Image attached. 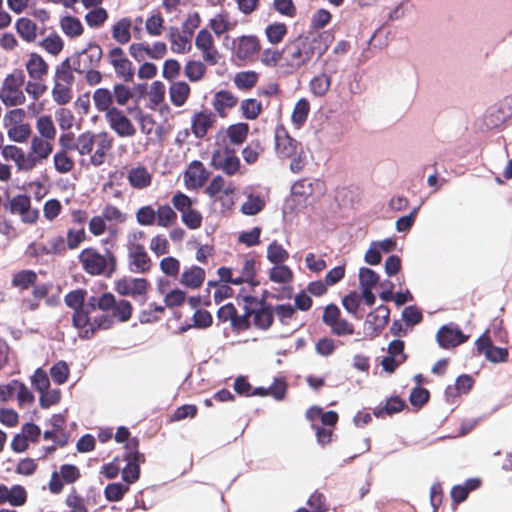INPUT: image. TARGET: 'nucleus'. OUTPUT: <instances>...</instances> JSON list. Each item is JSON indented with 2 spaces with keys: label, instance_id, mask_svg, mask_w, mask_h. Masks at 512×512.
<instances>
[{
  "label": "nucleus",
  "instance_id": "nucleus-20",
  "mask_svg": "<svg viewBox=\"0 0 512 512\" xmlns=\"http://www.w3.org/2000/svg\"><path fill=\"white\" fill-rule=\"evenodd\" d=\"M216 116L208 110L195 113L191 119V130L196 138L202 139L213 128Z\"/></svg>",
  "mask_w": 512,
  "mask_h": 512
},
{
  "label": "nucleus",
  "instance_id": "nucleus-57",
  "mask_svg": "<svg viewBox=\"0 0 512 512\" xmlns=\"http://www.w3.org/2000/svg\"><path fill=\"white\" fill-rule=\"evenodd\" d=\"M129 484L111 483L105 487L104 494L108 501H120L129 490Z\"/></svg>",
  "mask_w": 512,
  "mask_h": 512
},
{
  "label": "nucleus",
  "instance_id": "nucleus-10",
  "mask_svg": "<svg viewBox=\"0 0 512 512\" xmlns=\"http://www.w3.org/2000/svg\"><path fill=\"white\" fill-rule=\"evenodd\" d=\"M211 164L215 169L222 170L225 174L235 175L240 169V160L234 150L228 147L218 148L212 154Z\"/></svg>",
  "mask_w": 512,
  "mask_h": 512
},
{
  "label": "nucleus",
  "instance_id": "nucleus-22",
  "mask_svg": "<svg viewBox=\"0 0 512 512\" xmlns=\"http://www.w3.org/2000/svg\"><path fill=\"white\" fill-rule=\"evenodd\" d=\"M477 349L480 353L484 354L486 359L493 363L505 362L508 357V350L493 346L489 337L486 335L481 336L476 341Z\"/></svg>",
  "mask_w": 512,
  "mask_h": 512
},
{
  "label": "nucleus",
  "instance_id": "nucleus-43",
  "mask_svg": "<svg viewBox=\"0 0 512 512\" xmlns=\"http://www.w3.org/2000/svg\"><path fill=\"white\" fill-rule=\"evenodd\" d=\"M265 206V201L262 197L254 194H248L246 200L241 205V212L244 215L254 216L260 213Z\"/></svg>",
  "mask_w": 512,
  "mask_h": 512
},
{
  "label": "nucleus",
  "instance_id": "nucleus-27",
  "mask_svg": "<svg viewBox=\"0 0 512 512\" xmlns=\"http://www.w3.org/2000/svg\"><path fill=\"white\" fill-rule=\"evenodd\" d=\"M191 93L190 86L185 81L173 82L169 87L171 103L176 107H182Z\"/></svg>",
  "mask_w": 512,
  "mask_h": 512
},
{
  "label": "nucleus",
  "instance_id": "nucleus-16",
  "mask_svg": "<svg viewBox=\"0 0 512 512\" xmlns=\"http://www.w3.org/2000/svg\"><path fill=\"white\" fill-rule=\"evenodd\" d=\"M195 46L202 52L204 61L211 65L218 62L219 54L214 44L212 34L207 29H201L195 38Z\"/></svg>",
  "mask_w": 512,
  "mask_h": 512
},
{
  "label": "nucleus",
  "instance_id": "nucleus-2",
  "mask_svg": "<svg viewBox=\"0 0 512 512\" xmlns=\"http://www.w3.org/2000/svg\"><path fill=\"white\" fill-rule=\"evenodd\" d=\"M79 261L90 275L110 276L116 267L115 257L111 253L101 254L93 248L84 249L79 254Z\"/></svg>",
  "mask_w": 512,
  "mask_h": 512
},
{
  "label": "nucleus",
  "instance_id": "nucleus-3",
  "mask_svg": "<svg viewBox=\"0 0 512 512\" xmlns=\"http://www.w3.org/2000/svg\"><path fill=\"white\" fill-rule=\"evenodd\" d=\"M88 310L81 309L73 314L74 326L79 330V335L83 338L92 337L98 329H109L112 327L113 317L106 313L93 317L88 316Z\"/></svg>",
  "mask_w": 512,
  "mask_h": 512
},
{
  "label": "nucleus",
  "instance_id": "nucleus-49",
  "mask_svg": "<svg viewBox=\"0 0 512 512\" xmlns=\"http://www.w3.org/2000/svg\"><path fill=\"white\" fill-rule=\"evenodd\" d=\"M248 130L249 127L247 124L237 123L228 127L226 135L232 144L240 145L246 140Z\"/></svg>",
  "mask_w": 512,
  "mask_h": 512
},
{
  "label": "nucleus",
  "instance_id": "nucleus-9",
  "mask_svg": "<svg viewBox=\"0 0 512 512\" xmlns=\"http://www.w3.org/2000/svg\"><path fill=\"white\" fill-rule=\"evenodd\" d=\"M11 214H17L25 224H34L39 218V211L32 209L31 200L25 194H19L11 198L7 204Z\"/></svg>",
  "mask_w": 512,
  "mask_h": 512
},
{
  "label": "nucleus",
  "instance_id": "nucleus-52",
  "mask_svg": "<svg viewBox=\"0 0 512 512\" xmlns=\"http://www.w3.org/2000/svg\"><path fill=\"white\" fill-rule=\"evenodd\" d=\"M41 47L49 54L56 56L63 50L64 42L58 34L51 33L42 40Z\"/></svg>",
  "mask_w": 512,
  "mask_h": 512
},
{
  "label": "nucleus",
  "instance_id": "nucleus-1",
  "mask_svg": "<svg viewBox=\"0 0 512 512\" xmlns=\"http://www.w3.org/2000/svg\"><path fill=\"white\" fill-rule=\"evenodd\" d=\"M76 151L81 156L90 155V163L99 167L105 162L107 153L113 146V138L107 132H84L76 138Z\"/></svg>",
  "mask_w": 512,
  "mask_h": 512
},
{
  "label": "nucleus",
  "instance_id": "nucleus-48",
  "mask_svg": "<svg viewBox=\"0 0 512 512\" xmlns=\"http://www.w3.org/2000/svg\"><path fill=\"white\" fill-rule=\"evenodd\" d=\"M8 138L16 143H25L31 137L32 129L29 123H24L6 130Z\"/></svg>",
  "mask_w": 512,
  "mask_h": 512
},
{
  "label": "nucleus",
  "instance_id": "nucleus-36",
  "mask_svg": "<svg viewBox=\"0 0 512 512\" xmlns=\"http://www.w3.org/2000/svg\"><path fill=\"white\" fill-rule=\"evenodd\" d=\"M254 325L262 330H267L273 323V308L271 306H262L260 309L252 310Z\"/></svg>",
  "mask_w": 512,
  "mask_h": 512
},
{
  "label": "nucleus",
  "instance_id": "nucleus-24",
  "mask_svg": "<svg viewBox=\"0 0 512 512\" xmlns=\"http://www.w3.org/2000/svg\"><path fill=\"white\" fill-rule=\"evenodd\" d=\"M1 155L5 160H11L15 163L18 171H31L27 153L16 145H6L1 149Z\"/></svg>",
  "mask_w": 512,
  "mask_h": 512
},
{
  "label": "nucleus",
  "instance_id": "nucleus-14",
  "mask_svg": "<svg viewBox=\"0 0 512 512\" xmlns=\"http://www.w3.org/2000/svg\"><path fill=\"white\" fill-rule=\"evenodd\" d=\"M149 283L144 278L124 277L115 283V291L122 296L138 297L147 293Z\"/></svg>",
  "mask_w": 512,
  "mask_h": 512
},
{
  "label": "nucleus",
  "instance_id": "nucleus-53",
  "mask_svg": "<svg viewBox=\"0 0 512 512\" xmlns=\"http://www.w3.org/2000/svg\"><path fill=\"white\" fill-rule=\"evenodd\" d=\"M52 97L53 100L59 105H65L69 103L72 99L71 85L54 82V87L52 89Z\"/></svg>",
  "mask_w": 512,
  "mask_h": 512
},
{
  "label": "nucleus",
  "instance_id": "nucleus-38",
  "mask_svg": "<svg viewBox=\"0 0 512 512\" xmlns=\"http://www.w3.org/2000/svg\"><path fill=\"white\" fill-rule=\"evenodd\" d=\"M235 25L236 23L230 20L229 14L227 12L216 14L209 23L210 28L218 36L232 30Z\"/></svg>",
  "mask_w": 512,
  "mask_h": 512
},
{
  "label": "nucleus",
  "instance_id": "nucleus-18",
  "mask_svg": "<svg viewBox=\"0 0 512 512\" xmlns=\"http://www.w3.org/2000/svg\"><path fill=\"white\" fill-rule=\"evenodd\" d=\"M300 144L291 138L284 128H278L275 131V149L280 158L294 157Z\"/></svg>",
  "mask_w": 512,
  "mask_h": 512
},
{
  "label": "nucleus",
  "instance_id": "nucleus-17",
  "mask_svg": "<svg viewBox=\"0 0 512 512\" xmlns=\"http://www.w3.org/2000/svg\"><path fill=\"white\" fill-rule=\"evenodd\" d=\"M512 117V93L495 106L491 107L487 115V124L492 127L500 126Z\"/></svg>",
  "mask_w": 512,
  "mask_h": 512
},
{
  "label": "nucleus",
  "instance_id": "nucleus-46",
  "mask_svg": "<svg viewBox=\"0 0 512 512\" xmlns=\"http://www.w3.org/2000/svg\"><path fill=\"white\" fill-rule=\"evenodd\" d=\"M223 192L225 195L232 194L234 187L231 183H226L223 177H214L206 188V193L210 197H215L219 193Z\"/></svg>",
  "mask_w": 512,
  "mask_h": 512
},
{
  "label": "nucleus",
  "instance_id": "nucleus-25",
  "mask_svg": "<svg viewBox=\"0 0 512 512\" xmlns=\"http://www.w3.org/2000/svg\"><path fill=\"white\" fill-rule=\"evenodd\" d=\"M65 418H55V423L51 430H46L43 434L44 439L52 440L58 447H65L70 440V433L62 426Z\"/></svg>",
  "mask_w": 512,
  "mask_h": 512
},
{
  "label": "nucleus",
  "instance_id": "nucleus-63",
  "mask_svg": "<svg viewBox=\"0 0 512 512\" xmlns=\"http://www.w3.org/2000/svg\"><path fill=\"white\" fill-rule=\"evenodd\" d=\"M258 74L254 71L239 72L234 77V83L239 89H250L257 83Z\"/></svg>",
  "mask_w": 512,
  "mask_h": 512
},
{
  "label": "nucleus",
  "instance_id": "nucleus-21",
  "mask_svg": "<svg viewBox=\"0 0 512 512\" xmlns=\"http://www.w3.org/2000/svg\"><path fill=\"white\" fill-rule=\"evenodd\" d=\"M209 177V173L200 161H193L187 167L184 174V182L187 188H200Z\"/></svg>",
  "mask_w": 512,
  "mask_h": 512
},
{
  "label": "nucleus",
  "instance_id": "nucleus-59",
  "mask_svg": "<svg viewBox=\"0 0 512 512\" xmlns=\"http://www.w3.org/2000/svg\"><path fill=\"white\" fill-rule=\"evenodd\" d=\"M145 29L150 36H160L164 30V18L160 13L152 14L145 22Z\"/></svg>",
  "mask_w": 512,
  "mask_h": 512
},
{
  "label": "nucleus",
  "instance_id": "nucleus-35",
  "mask_svg": "<svg viewBox=\"0 0 512 512\" xmlns=\"http://www.w3.org/2000/svg\"><path fill=\"white\" fill-rule=\"evenodd\" d=\"M260 49L259 42L254 36H242L239 39L236 54L240 59H246Z\"/></svg>",
  "mask_w": 512,
  "mask_h": 512
},
{
  "label": "nucleus",
  "instance_id": "nucleus-39",
  "mask_svg": "<svg viewBox=\"0 0 512 512\" xmlns=\"http://www.w3.org/2000/svg\"><path fill=\"white\" fill-rule=\"evenodd\" d=\"M60 28L63 33L70 37L76 38L83 34L84 27L81 21L73 16H65L60 20Z\"/></svg>",
  "mask_w": 512,
  "mask_h": 512
},
{
  "label": "nucleus",
  "instance_id": "nucleus-60",
  "mask_svg": "<svg viewBox=\"0 0 512 512\" xmlns=\"http://www.w3.org/2000/svg\"><path fill=\"white\" fill-rule=\"evenodd\" d=\"M26 112L21 108L8 111L3 117V126L7 130L11 127L21 125L25 122Z\"/></svg>",
  "mask_w": 512,
  "mask_h": 512
},
{
  "label": "nucleus",
  "instance_id": "nucleus-51",
  "mask_svg": "<svg viewBox=\"0 0 512 512\" xmlns=\"http://www.w3.org/2000/svg\"><path fill=\"white\" fill-rule=\"evenodd\" d=\"M53 165L57 172L66 174L73 170L74 161L67 152L58 151L53 156Z\"/></svg>",
  "mask_w": 512,
  "mask_h": 512
},
{
  "label": "nucleus",
  "instance_id": "nucleus-29",
  "mask_svg": "<svg viewBox=\"0 0 512 512\" xmlns=\"http://www.w3.org/2000/svg\"><path fill=\"white\" fill-rule=\"evenodd\" d=\"M84 300L85 292L80 289L72 291L65 296L66 305L74 309V313L81 309L88 310V312H90V310H94V302L92 303L91 301H95V297H91L87 304H84Z\"/></svg>",
  "mask_w": 512,
  "mask_h": 512
},
{
  "label": "nucleus",
  "instance_id": "nucleus-7",
  "mask_svg": "<svg viewBox=\"0 0 512 512\" xmlns=\"http://www.w3.org/2000/svg\"><path fill=\"white\" fill-rule=\"evenodd\" d=\"M108 127L120 138H132L137 129L124 111L114 108L104 115Z\"/></svg>",
  "mask_w": 512,
  "mask_h": 512
},
{
  "label": "nucleus",
  "instance_id": "nucleus-42",
  "mask_svg": "<svg viewBox=\"0 0 512 512\" xmlns=\"http://www.w3.org/2000/svg\"><path fill=\"white\" fill-rule=\"evenodd\" d=\"M389 314L388 307L380 305L367 315L366 322L372 325L375 330L381 329L387 324Z\"/></svg>",
  "mask_w": 512,
  "mask_h": 512
},
{
  "label": "nucleus",
  "instance_id": "nucleus-31",
  "mask_svg": "<svg viewBox=\"0 0 512 512\" xmlns=\"http://www.w3.org/2000/svg\"><path fill=\"white\" fill-rule=\"evenodd\" d=\"M321 425L313 424L316 430L317 440L321 445H325L331 442L333 435V428L339 418H320Z\"/></svg>",
  "mask_w": 512,
  "mask_h": 512
},
{
  "label": "nucleus",
  "instance_id": "nucleus-37",
  "mask_svg": "<svg viewBox=\"0 0 512 512\" xmlns=\"http://www.w3.org/2000/svg\"><path fill=\"white\" fill-rule=\"evenodd\" d=\"M15 28L21 38L27 42L35 41L37 37V25L29 18H19L16 21Z\"/></svg>",
  "mask_w": 512,
  "mask_h": 512
},
{
  "label": "nucleus",
  "instance_id": "nucleus-19",
  "mask_svg": "<svg viewBox=\"0 0 512 512\" xmlns=\"http://www.w3.org/2000/svg\"><path fill=\"white\" fill-rule=\"evenodd\" d=\"M28 499L26 489L19 484L8 487L5 484H0V505L9 503L11 506H23Z\"/></svg>",
  "mask_w": 512,
  "mask_h": 512
},
{
  "label": "nucleus",
  "instance_id": "nucleus-62",
  "mask_svg": "<svg viewBox=\"0 0 512 512\" xmlns=\"http://www.w3.org/2000/svg\"><path fill=\"white\" fill-rule=\"evenodd\" d=\"M191 38L190 35L182 31V33L170 42L172 52L178 54L188 53L192 48Z\"/></svg>",
  "mask_w": 512,
  "mask_h": 512
},
{
  "label": "nucleus",
  "instance_id": "nucleus-11",
  "mask_svg": "<svg viewBox=\"0 0 512 512\" xmlns=\"http://www.w3.org/2000/svg\"><path fill=\"white\" fill-rule=\"evenodd\" d=\"M128 261L130 271L133 273H147L152 266V261L142 244L129 241Z\"/></svg>",
  "mask_w": 512,
  "mask_h": 512
},
{
  "label": "nucleus",
  "instance_id": "nucleus-64",
  "mask_svg": "<svg viewBox=\"0 0 512 512\" xmlns=\"http://www.w3.org/2000/svg\"><path fill=\"white\" fill-rule=\"evenodd\" d=\"M288 256V252L276 241L272 242L267 248V258L274 264H282Z\"/></svg>",
  "mask_w": 512,
  "mask_h": 512
},
{
  "label": "nucleus",
  "instance_id": "nucleus-41",
  "mask_svg": "<svg viewBox=\"0 0 512 512\" xmlns=\"http://www.w3.org/2000/svg\"><path fill=\"white\" fill-rule=\"evenodd\" d=\"M177 221V213L169 205H160L156 209V225L168 228Z\"/></svg>",
  "mask_w": 512,
  "mask_h": 512
},
{
  "label": "nucleus",
  "instance_id": "nucleus-58",
  "mask_svg": "<svg viewBox=\"0 0 512 512\" xmlns=\"http://www.w3.org/2000/svg\"><path fill=\"white\" fill-rule=\"evenodd\" d=\"M293 277L291 269L283 264H276L270 269L269 278L275 283H287Z\"/></svg>",
  "mask_w": 512,
  "mask_h": 512
},
{
  "label": "nucleus",
  "instance_id": "nucleus-32",
  "mask_svg": "<svg viewBox=\"0 0 512 512\" xmlns=\"http://www.w3.org/2000/svg\"><path fill=\"white\" fill-rule=\"evenodd\" d=\"M92 99L97 110L105 112V114L115 108L113 106V94L107 88L96 89L93 93Z\"/></svg>",
  "mask_w": 512,
  "mask_h": 512
},
{
  "label": "nucleus",
  "instance_id": "nucleus-13",
  "mask_svg": "<svg viewBox=\"0 0 512 512\" xmlns=\"http://www.w3.org/2000/svg\"><path fill=\"white\" fill-rule=\"evenodd\" d=\"M53 152L52 140L33 136L31 138L29 152L27 153L30 169L47 160Z\"/></svg>",
  "mask_w": 512,
  "mask_h": 512
},
{
  "label": "nucleus",
  "instance_id": "nucleus-5",
  "mask_svg": "<svg viewBox=\"0 0 512 512\" xmlns=\"http://www.w3.org/2000/svg\"><path fill=\"white\" fill-rule=\"evenodd\" d=\"M123 460L125 467L121 468L122 478L127 484H132L139 479L140 464L145 462L144 454L139 452V440L134 437L125 444Z\"/></svg>",
  "mask_w": 512,
  "mask_h": 512
},
{
  "label": "nucleus",
  "instance_id": "nucleus-40",
  "mask_svg": "<svg viewBox=\"0 0 512 512\" xmlns=\"http://www.w3.org/2000/svg\"><path fill=\"white\" fill-rule=\"evenodd\" d=\"M37 137H43L49 140H54L57 134L56 127L51 116H40L36 121Z\"/></svg>",
  "mask_w": 512,
  "mask_h": 512
},
{
  "label": "nucleus",
  "instance_id": "nucleus-28",
  "mask_svg": "<svg viewBox=\"0 0 512 512\" xmlns=\"http://www.w3.org/2000/svg\"><path fill=\"white\" fill-rule=\"evenodd\" d=\"M127 179L132 187L144 189L151 184L152 175L144 166H136L129 170Z\"/></svg>",
  "mask_w": 512,
  "mask_h": 512
},
{
  "label": "nucleus",
  "instance_id": "nucleus-54",
  "mask_svg": "<svg viewBox=\"0 0 512 512\" xmlns=\"http://www.w3.org/2000/svg\"><path fill=\"white\" fill-rule=\"evenodd\" d=\"M136 221L141 226L156 225V209L151 205L140 207L135 214Z\"/></svg>",
  "mask_w": 512,
  "mask_h": 512
},
{
  "label": "nucleus",
  "instance_id": "nucleus-45",
  "mask_svg": "<svg viewBox=\"0 0 512 512\" xmlns=\"http://www.w3.org/2000/svg\"><path fill=\"white\" fill-rule=\"evenodd\" d=\"M255 273V261L252 258H245L242 263L241 269H237L234 284L239 285L244 282H251L255 276Z\"/></svg>",
  "mask_w": 512,
  "mask_h": 512
},
{
  "label": "nucleus",
  "instance_id": "nucleus-15",
  "mask_svg": "<svg viewBox=\"0 0 512 512\" xmlns=\"http://www.w3.org/2000/svg\"><path fill=\"white\" fill-rule=\"evenodd\" d=\"M102 48L96 43H89L88 46L78 55L74 70L84 73L86 69L98 66L102 59Z\"/></svg>",
  "mask_w": 512,
  "mask_h": 512
},
{
  "label": "nucleus",
  "instance_id": "nucleus-12",
  "mask_svg": "<svg viewBox=\"0 0 512 512\" xmlns=\"http://www.w3.org/2000/svg\"><path fill=\"white\" fill-rule=\"evenodd\" d=\"M107 58L119 78L126 82L132 81L134 76L133 64L120 47L111 49Z\"/></svg>",
  "mask_w": 512,
  "mask_h": 512
},
{
  "label": "nucleus",
  "instance_id": "nucleus-33",
  "mask_svg": "<svg viewBox=\"0 0 512 512\" xmlns=\"http://www.w3.org/2000/svg\"><path fill=\"white\" fill-rule=\"evenodd\" d=\"M131 24L129 18H121L112 26V37L117 43L123 45L131 40Z\"/></svg>",
  "mask_w": 512,
  "mask_h": 512
},
{
  "label": "nucleus",
  "instance_id": "nucleus-26",
  "mask_svg": "<svg viewBox=\"0 0 512 512\" xmlns=\"http://www.w3.org/2000/svg\"><path fill=\"white\" fill-rule=\"evenodd\" d=\"M237 104V98L230 91L221 90L215 93L212 106L222 117L226 115V110L233 108Z\"/></svg>",
  "mask_w": 512,
  "mask_h": 512
},
{
  "label": "nucleus",
  "instance_id": "nucleus-56",
  "mask_svg": "<svg viewBox=\"0 0 512 512\" xmlns=\"http://www.w3.org/2000/svg\"><path fill=\"white\" fill-rule=\"evenodd\" d=\"M73 81H74V75L71 71V66H70L69 60L66 59L60 65H58L56 67L54 82L60 83V84L65 83L66 85L72 86Z\"/></svg>",
  "mask_w": 512,
  "mask_h": 512
},
{
  "label": "nucleus",
  "instance_id": "nucleus-6",
  "mask_svg": "<svg viewBox=\"0 0 512 512\" xmlns=\"http://www.w3.org/2000/svg\"><path fill=\"white\" fill-rule=\"evenodd\" d=\"M25 81L23 72L16 71L7 75L0 88V99L6 106L22 105L26 98L22 91Z\"/></svg>",
  "mask_w": 512,
  "mask_h": 512
},
{
  "label": "nucleus",
  "instance_id": "nucleus-47",
  "mask_svg": "<svg viewBox=\"0 0 512 512\" xmlns=\"http://www.w3.org/2000/svg\"><path fill=\"white\" fill-rule=\"evenodd\" d=\"M310 111V103L305 98L298 100L292 112V122L295 126L301 127L307 120Z\"/></svg>",
  "mask_w": 512,
  "mask_h": 512
},
{
  "label": "nucleus",
  "instance_id": "nucleus-30",
  "mask_svg": "<svg viewBox=\"0 0 512 512\" xmlns=\"http://www.w3.org/2000/svg\"><path fill=\"white\" fill-rule=\"evenodd\" d=\"M26 70L29 76L34 80H40L48 72V64L38 54H31L27 63Z\"/></svg>",
  "mask_w": 512,
  "mask_h": 512
},
{
  "label": "nucleus",
  "instance_id": "nucleus-4",
  "mask_svg": "<svg viewBox=\"0 0 512 512\" xmlns=\"http://www.w3.org/2000/svg\"><path fill=\"white\" fill-rule=\"evenodd\" d=\"M314 55L313 45L304 40L296 41L286 47L283 50V59L287 66V72L292 73L302 66L306 65Z\"/></svg>",
  "mask_w": 512,
  "mask_h": 512
},
{
  "label": "nucleus",
  "instance_id": "nucleus-55",
  "mask_svg": "<svg viewBox=\"0 0 512 512\" xmlns=\"http://www.w3.org/2000/svg\"><path fill=\"white\" fill-rule=\"evenodd\" d=\"M206 71L205 65L200 61H188L184 68L185 76L192 82L200 81Z\"/></svg>",
  "mask_w": 512,
  "mask_h": 512
},
{
  "label": "nucleus",
  "instance_id": "nucleus-44",
  "mask_svg": "<svg viewBox=\"0 0 512 512\" xmlns=\"http://www.w3.org/2000/svg\"><path fill=\"white\" fill-rule=\"evenodd\" d=\"M37 280V274L33 270H21L12 277L11 284L21 290L28 289Z\"/></svg>",
  "mask_w": 512,
  "mask_h": 512
},
{
  "label": "nucleus",
  "instance_id": "nucleus-50",
  "mask_svg": "<svg viewBox=\"0 0 512 512\" xmlns=\"http://www.w3.org/2000/svg\"><path fill=\"white\" fill-rule=\"evenodd\" d=\"M65 505L69 512H89L86 500L74 488L66 496Z\"/></svg>",
  "mask_w": 512,
  "mask_h": 512
},
{
  "label": "nucleus",
  "instance_id": "nucleus-34",
  "mask_svg": "<svg viewBox=\"0 0 512 512\" xmlns=\"http://www.w3.org/2000/svg\"><path fill=\"white\" fill-rule=\"evenodd\" d=\"M204 279L205 271L198 266H193L183 272L180 282L186 287L195 289L202 285Z\"/></svg>",
  "mask_w": 512,
  "mask_h": 512
},
{
  "label": "nucleus",
  "instance_id": "nucleus-61",
  "mask_svg": "<svg viewBox=\"0 0 512 512\" xmlns=\"http://www.w3.org/2000/svg\"><path fill=\"white\" fill-rule=\"evenodd\" d=\"M181 220L189 229L195 230L201 227L203 217L202 214L192 206L184 213H181Z\"/></svg>",
  "mask_w": 512,
  "mask_h": 512
},
{
  "label": "nucleus",
  "instance_id": "nucleus-23",
  "mask_svg": "<svg viewBox=\"0 0 512 512\" xmlns=\"http://www.w3.org/2000/svg\"><path fill=\"white\" fill-rule=\"evenodd\" d=\"M436 338L441 347L449 348L464 343L468 337L464 335L457 327H453L452 325H445L439 329Z\"/></svg>",
  "mask_w": 512,
  "mask_h": 512
},
{
  "label": "nucleus",
  "instance_id": "nucleus-8",
  "mask_svg": "<svg viewBox=\"0 0 512 512\" xmlns=\"http://www.w3.org/2000/svg\"><path fill=\"white\" fill-rule=\"evenodd\" d=\"M339 69L337 60L328 59L324 63L323 71L312 78L309 83L311 93L316 97H323L329 91L331 86V78Z\"/></svg>",
  "mask_w": 512,
  "mask_h": 512
}]
</instances>
